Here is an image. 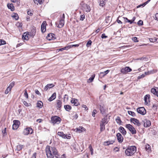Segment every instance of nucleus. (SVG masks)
Wrapping results in <instances>:
<instances>
[{"label":"nucleus","mask_w":158,"mask_h":158,"mask_svg":"<svg viewBox=\"0 0 158 158\" xmlns=\"http://www.w3.org/2000/svg\"><path fill=\"white\" fill-rule=\"evenodd\" d=\"M45 151L48 158H53L54 156L58 155V152L56 148L54 147L47 146L46 148Z\"/></svg>","instance_id":"nucleus-1"},{"label":"nucleus","mask_w":158,"mask_h":158,"mask_svg":"<svg viewBox=\"0 0 158 158\" xmlns=\"http://www.w3.org/2000/svg\"><path fill=\"white\" fill-rule=\"evenodd\" d=\"M136 151V148L135 146H131L128 147L125 151V154L128 156L133 155Z\"/></svg>","instance_id":"nucleus-2"},{"label":"nucleus","mask_w":158,"mask_h":158,"mask_svg":"<svg viewBox=\"0 0 158 158\" xmlns=\"http://www.w3.org/2000/svg\"><path fill=\"white\" fill-rule=\"evenodd\" d=\"M126 127L128 129L132 134L134 135L136 134V131L135 129L131 125L127 124L126 125Z\"/></svg>","instance_id":"nucleus-3"},{"label":"nucleus","mask_w":158,"mask_h":158,"mask_svg":"<svg viewBox=\"0 0 158 158\" xmlns=\"http://www.w3.org/2000/svg\"><path fill=\"white\" fill-rule=\"evenodd\" d=\"M61 120V118L57 116L52 117L51 118V121L52 123L54 124H58L60 123Z\"/></svg>","instance_id":"nucleus-4"},{"label":"nucleus","mask_w":158,"mask_h":158,"mask_svg":"<svg viewBox=\"0 0 158 158\" xmlns=\"http://www.w3.org/2000/svg\"><path fill=\"white\" fill-rule=\"evenodd\" d=\"M33 130L31 128L27 127L24 129L23 131V134L25 135H27L29 134H32Z\"/></svg>","instance_id":"nucleus-5"},{"label":"nucleus","mask_w":158,"mask_h":158,"mask_svg":"<svg viewBox=\"0 0 158 158\" xmlns=\"http://www.w3.org/2000/svg\"><path fill=\"white\" fill-rule=\"evenodd\" d=\"M142 123L143 124L144 127H149L151 125L150 121L147 119L143 120Z\"/></svg>","instance_id":"nucleus-6"},{"label":"nucleus","mask_w":158,"mask_h":158,"mask_svg":"<svg viewBox=\"0 0 158 158\" xmlns=\"http://www.w3.org/2000/svg\"><path fill=\"white\" fill-rule=\"evenodd\" d=\"M137 111L139 113L142 115H144L146 114V112L144 108L143 107H140L137 109Z\"/></svg>","instance_id":"nucleus-7"},{"label":"nucleus","mask_w":158,"mask_h":158,"mask_svg":"<svg viewBox=\"0 0 158 158\" xmlns=\"http://www.w3.org/2000/svg\"><path fill=\"white\" fill-rule=\"evenodd\" d=\"M13 124L12 126L13 129L15 130L17 129L19 127L20 124V122L18 120H14Z\"/></svg>","instance_id":"nucleus-8"},{"label":"nucleus","mask_w":158,"mask_h":158,"mask_svg":"<svg viewBox=\"0 0 158 158\" xmlns=\"http://www.w3.org/2000/svg\"><path fill=\"white\" fill-rule=\"evenodd\" d=\"M130 121L131 122L133 123L135 125H136L138 126H139L141 123H140L139 120L137 119L131 118L130 119Z\"/></svg>","instance_id":"nucleus-9"},{"label":"nucleus","mask_w":158,"mask_h":158,"mask_svg":"<svg viewBox=\"0 0 158 158\" xmlns=\"http://www.w3.org/2000/svg\"><path fill=\"white\" fill-rule=\"evenodd\" d=\"M57 134L58 135L64 139H70L71 137L70 136H68L67 135L64 134L63 132H58Z\"/></svg>","instance_id":"nucleus-10"},{"label":"nucleus","mask_w":158,"mask_h":158,"mask_svg":"<svg viewBox=\"0 0 158 158\" xmlns=\"http://www.w3.org/2000/svg\"><path fill=\"white\" fill-rule=\"evenodd\" d=\"M131 69L129 67H126L121 70V72L123 73H126L131 71Z\"/></svg>","instance_id":"nucleus-11"},{"label":"nucleus","mask_w":158,"mask_h":158,"mask_svg":"<svg viewBox=\"0 0 158 158\" xmlns=\"http://www.w3.org/2000/svg\"><path fill=\"white\" fill-rule=\"evenodd\" d=\"M117 140L119 143H122L123 141V138L121 134L119 133L116 135Z\"/></svg>","instance_id":"nucleus-12"},{"label":"nucleus","mask_w":158,"mask_h":158,"mask_svg":"<svg viewBox=\"0 0 158 158\" xmlns=\"http://www.w3.org/2000/svg\"><path fill=\"white\" fill-rule=\"evenodd\" d=\"M151 92L154 95L158 97V88H152L151 89Z\"/></svg>","instance_id":"nucleus-13"},{"label":"nucleus","mask_w":158,"mask_h":158,"mask_svg":"<svg viewBox=\"0 0 158 158\" xmlns=\"http://www.w3.org/2000/svg\"><path fill=\"white\" fill-rule=\"evenodd\" d=\"M99 110L102 114H105L106 110L105 107L104 105H100Z\"/></svg>","instance_id":"nucleus-14"},{"label":"nucleus","mask_w":158,"mask_h":158,"mask_svg":"<svg viewBox=\"0 0 158 158\" xmlns=\"http://www.w3.org/2000/svg\"><path fill=\"white\" fill-rule=\"evenodd\" d=\"M46 23L45 21H44L42 23L41 26V31L42 32H45L46 31Z\"/></svg>","instance_id":"nucleus-15"},{"label":"nucleus","mask_w":158,"mask_h":158,"mask_svg":"<svg viewBox=\"0 0 158 158\" xmlns=\"http://www.w3.org/2000/svg\"><path fill=\"white\" fill-rule=\"evenodd\" d=\"M120 132L124 135H125L127 134V132L125 129L122 127H120L118 129Z\"/></svg>","instance_id":"nucleus-16"},{"label":"nucleus","mask_w":158,"mask_h":158,"mask_svg":"<svg viewBox=\"0 0 158 158\" xmlns=\"http://www.w3.org/2000/svg\"><path fill=\"white\" fill-rule=\"evenodd\" d=\"M71 102L72 104H73L75 106H77L79 105L78 100L76 99H72L71 101Z\"/></svg>","instance_id":"nucleus-17"},{"label":"nucleus","mask_w":158,"mask_h":158,"mask_svg":"<svg viewBox=\"0 0 158 158\" xmlns=\"http://www.w3.org/2000/svg\"><path fill=\"white\" fill-rule=\"evenodd\" d=\"M29 35L27 32L24 33L22 36V38L23 40H27L29 39Z\"/></svg>","instance_id":"nucleus-18"},{"label":"nucleus","mask_w":158,"mask_h":158,"mask_svg":"<svg viewBox=\"0 0 158 158\" xmlns=\"http://www.w3.org/2000/svg\"><path fill=\"white\" fill-rule=\"evenodd\" d=\"M120 19L122 21H124L126 23L128 22L130 24H131L133 23V21L131 20L128 19L127 18L124 17H121Z\"/></svg>","instance_id":"nucleus-19"},{"label":"nucleus","mask_w":158,"mask_h":158,"mask_svg":"<svg viewBox=\"0 0 158 158\" xmlns=\"http://www.w3.org/2000/svg\"><path fill=\"white\" fill-rule=\"evenodd\" d=\"M114 142V141L113 140H109L105 141L104 143V144L106 146H108L110 144H113Z\"/></svg>","instance_id":"nucleus-20"},{"label":"nucleus","mask_w":158,"mask_h":158,"mask_svg":"<svg viewBox=\"0 0 158 158\" xmlns=\"http://www.w3.org/2000/svg\"><path fill=\"white\" fill-rule=\"evenodd\" d=\"M64 24V20L60 19L58 27L59 28H62Z\"/></svg>","instance_id":"nucleus-21"},{"label":"nucleus","mask_w":158,"mask_h":158,"mask_svg":"<svg viewBox=\"0 0 158 158\" xmlns=\"http://www.w3.org/2000/svg\"><path fill=\"white\" fill-rule=\"evenodd\" d=\"M108 119L107 118V116L102 118L101 121V123L104 124H106L108 122Z\"/></svg>","instance_id":"nucleus-22"},{"label":"nucleus","mask_w":158,"mask_h":158,"mask_svg":"<svg viewBox=\"0 0 158 158\" xmlns=\"http://www.w3.org/2000/svg\"><path fill=\"white\" fill-rule=\"evenodd\" d=\"M56 98V93H53L51 96L48 99V100L49 102H51L54 99Z\"/></svg>","instance_id":"nucleus-23"},{"label":"nucleus","mask_w":158,"mask_h":158,"mask_svg":"<svg viewBox=\"0 0 158 158\" xmlns=\"http://www.w3.org/2000/svg\"><path fill=\"white\" fill-rule=\"evenodd\" d=\"M7 6L9 9H10L12 11L15 10V7L13 4H8Z\"/></svg>","instance_id":"nucleus-24"},{"label":"nucleus","mask_w":158,"mask_h":158,"mask_svg":"<svg viewBox=\"0 0 158 158\" xmlns=\"http://www.w3.org/2000/svg\"><path fill=\"white\" fill-rule=\"evenodd\" d=\"M62 102L60 100H57V107L58 109H60L61 106Z\"/></svg>","instance_id":"nucleus-25"},{"label":"nucleus","mask_w":158,"mask_h":158,"mask_svg":"<svg viewBox=\"0 0 158 158\" xmlns=\"http://www.w3.org/2000/svg\"><path fill=\"white\" fill-rule=\"evenodd\" d=\"M149 40L152 42H158V38H156V37L150 38L149 39Z\"/></svg>","instance_id":"nucleus-26"},{"label":"nucleus","mask_w":158,"mask_h":158,"mask_svg":"<svg viewBox=\"0 0 158 158\" xmlns=\"http://www.w3.org/2000/svg\"><path fill=\"white\" fill-rule=\"evenodd\" d=\"M77 131H78L79 132H81L83 131H85V129L82 127H79L76 129Z\"/></svg>","instance_id":"nucleus-27"},{"label":"nucleus","mask_w":158,"mask_h":158,"mask_svg":"<svg viewBox=\"0 0 158 158\" xmlns=\"http://www.w3.org/2000/svg\"><path fill=\"white\" fill-rule=\"evenodd\" d=\"M64 107L65 110L68 111H69L72 108L71 106L69 105H64Z\"/></svg>","instance_id":"nucleus-28"},{"label":"nucleus","mask_w":158,"mask_h":158,"mask_svg":"<svg viewBox=\"0 0 158 158\" xmlns=\"http://www.w3.org/2000/svg\"><path fill=\"white\" fill-rule=\"evenodd\" d=\"M105 124H103V123H100V130L101 132H102L104 131L105 129Z\"/></svg>","instance_id":"nucleus-29"},{"label":"nucleus","mask_w":158,"mask_h":158,"mask_svg":"<svg viewBox=\"0 0 158 158\" xmlns=\"http://www.w3.org/2000/svg\"><path fill=\"white\" fill-rule=\"evenodd\" d=\"M24 147L23 145L19 144L16 146V150L17 151H20L22 150V148Z\"/></svg>","instance_id":"nucleus-30"},{"label":"nucleus","mask_w":158,"mask_h":158,"mask_svg":"<svg viewBox=\"0 0 158 158\" xmlns=\"http://www.w3.org/2000/svg\"><path fill=\"white\" fill-rule=\"evenodd\" d=\"M15 82L14 81H13L11 82L9 85V86L7 87L8 89H9L10 90H11V89L15 85Z\"/></svg>","instance_id":"nucleus-31"},{"label":"nucleus","mask_w":158,"mask_h":158,"mask_svg":"<svg viewBox=\"0 0 158 158\" xmlns=\"http://www.w3.org/2000/svg\"><path fill=\"white\" fill-rule=\"evenodd\" d=\"M43 106V103L41 101H39L38 102L37 104V107L41 108Z\"/></svg>","instance_id":"nucleus-32"},{"label":"nucleus","mask_w":158,"mask_h":158,"mask_svg":"<svg viewBox=\"0 0 158 158\" xmlns=\"http://www.w3.org/2000/svg\"><path fill=\"white\" fill-rule=\"evenodd\" d=\"M145 149L146 151H148V152H151V147L149 144L146 145Z\"/></svg>","instance_id":"nucleus-33"},{"label":"nucleus","mask_w":158,"mask_h":158,"mask_svg":"<svg viewBox=\"0 0 158 158\" xmlns=\"http://www.w3.org/2000/svg\"><path fill=\"white\" fill-rule=\"evenodd\" d=\"M147 97H148V99H149L150 97V95L148 94H147L146 95L144 98V99L145 101V104H148V100L147 99Z\"/></svg>","instance_id":"nucleus-34"},{"label":"nucleus","mask_w":158,"mask_h":158,"mask_svg":"<svg viewBox=\"0 0 158 158\" xmlns=\"http://www.w3.org/2000/svg\"><path fill=\"white\" fill-rule=\"evenodd\" d=\"M95 74H93V75L89 78L88 80L90 82H91L93 81L94 77H95Z\"/></svg>","instance_id":"nucleus-35"},{"label":"nucleus","mask_w":158,"mask_h":158,"mask_svg":"<svg viewBox=\"0 0 158 158\" xmlns=\"http://www.w3.org/2000/svg\"><path fill=\"white\" fill-rule=\"evenodd\" d=\"M115 120L117 123L120 125L121 124V123H122V121H121L119 117L118 116L116 119Z\"/></svg>","instance_id":"nucleus-36"},{"label":"nucleus","mask_w":158,"mask_h":158,"mask_svg":"<svg viewBox=\"0 0 158 158\" xmlns=\"http://www.w3.org/2000/svg\"><path fill=\"white\" fill-rule=\"evenodd\" d=\"M128 113L129 115H131L133 117H135L136 116L135 114L133 112L131 111H128Z\"/></svg>","instance_id":"nucleus-37"},{"label":"nucleus","mask_w":158,"mask_h":158,"mask_svg":"<svg viewBox=\"0 0 158 158\" xmlns=\"http://www.w3.org/2000/svg\"><path fill=\"white\" fill-rule=\"evenodd\" d=\"M109 72H110V70H107L106 71H104V72H102L100 73V74H102L103 76H104L105 75H106V74H107V73H108Z\"/></svg>","instance_id":"nucleus-38"},{"label":"nucleus","mask_w":158,"mask_h":158,"mask_svg":"<svg viewBox=\"0 0 158 158\" xmlns=\"http://www.w3.org/2000/svg\"><path fill=\"white\" fill-rule=\"evenodd\" d=\"M74 115L73 116V119H77L78 117V115L75 112L73 113Z\"/></svg>","instance_id":"nucleus-39"},{"label":"nucleus","mask_w":158,"mask_h":158,"mask_svg":"<svg viewBox=\"0 0 158 158\" xmlns=\"http://www.w3.org/2000/svg\"><path fill=\"white\" fill-rule=\"evenodd\" d=\"M52 35H54V34H49L47 36V39L49 40H50L51 38H52Z\"/></svg>","instance_id":"nucleus-40"},{"label":"nucleus","mask_w":158,"mask_h":158,"mask_svg":"<svg viewBox=\"0 0 158 158\" xmlns=\"http://www.w3.org/2000/svg\"><path fill=\"white\" fill-rule=\"evenodd\" d=\"M35 3H39L40 4H41L43 2L44 0H34Z\"/></svg>","instance_id":"nucleus-41"},{"label":"nucleus","mask_w":158,"mask_h":158,"mask_svg":"<svg viewBox=\"0 0 158 158\" xmlns=\"http://www.w3.org/2000/svg\"><path fill=\"white\" fill-rule=\"evenodd\" d=\"M47 85L49 89L55 86L53 84H48Z\"/></svg>","instance_id":"nucleus-42"},{"label":"nucleus","mask_w":158,"mask_h":158,"mask_svg":"<svg viewBox=\"0 0 158 158\" xmlns=\"http://www.w3.org/2000/svg\"><path fill=\"white\" fill-rule=\"evenodd\" d=\"M6 44V42L4 40L0 39V45Z\"/></svg>","instance_id":"nucleus-43"},{"label":"nucleus","mask_w":158,"mask_h":158,"mask_svg":"<svg viewBox=\"0 0 158 158\" xmlns=\"http://www.w3.org/2000/svg\"><path fill=\"white\" fill-rule=\"evenodd\" d=\"M24 105L28 107L30 106L31 104L30 103H27L26 101H24L23 102Z\"/></svg>","instance_id":"nucleus-44"},{"label":"nucleus","mask_w":158,"mask_h":158,"mask_svg":"<svg viewBox=\"0 0 158 158\" xmlns=\"http://www.w3.org/2000/svg\"><path fill=\"white\" fill-rule=\"evenodd\" d=\"M12 17L16 20H17L19 19V16L17 14H15Z\"/></svg>","instance_id":"nucleus-45"},{"label":"nucleus","mask_w":158,"mask_h":158,"mask_svg":"<svg viewBox=\"0 0 158 158\" xmlns=\"http://www.w3.org/2000/svg\"><path fill=\"white\" fill-rule=\"evenodd\" d=\"M97 113V110L95 109L94 110H93V113H92V116L93 117H95V114H96Z\"/></svg>","instance_id":"nucleus-46"},{"label":"nucleus","mask_w":158,"mask_h":158,"mask_svg":"<svg viewBox=\"0 0 158 158\" xmlns=\"http://www.w3.org/2000/svg\"><path fill=\"white\" fill-rule=\"evenodd\" d=\"M24 96L27 98H28V95L27 93V90H25L24 93Z\"/></svg>","instance_id":"nucleus-47"},{"label":"nucleus","mask_w":158,"mask_h":158,"mask_svg":"<svg viewBox=\"0 0 158 158\" xmlns=\"http://www.w3.org/2000/svg\"><path fill=\"white\" fill-rule=\"evenodd\" d=\"M132 40L135 42H137L139 41L136 37H133L132 39Z\"/></svg>","instance_id":"nucleus-48"},{"label":"nucleus","mask_w":158,"mask_h":158,"mask_svg":"<svg viewBox=\"0 0 158 158\" xmlns=\"http://www.w3.org/2000/svg\"><path fill=\"white\" fill-rule=\"evenodd\" d=\"M105 5V2L102 0L101 1L100 3V6L103 7Z\"/></svg>","instance_id":"nucleus-49"},{"label":"nucleus","mask_w":158,"mask_h":158,"mask_svg":"<svg viewBox=\"0 0 158 158\" xmlns=\"http://www.w3.org/2000/svg\"><path fill=\"white\" fill-rule=\"evenodd\" d=\"M121 17H119L118 18V19L116 21L118 23H120V24H122V21H121V19H120V20H119L118 19L119 18H120V19L121 18Z\"/></svg>","instance_id":"nucleus-50"},{"label":"nucleus","mask_w":158,"mask_h":158,"mask_svg":"<svg viewBox=\"0 0 158 158\" xmlns=\"http://www.w3.org/2000/svg\"><path fill=\"white\" fill-rule=\"evenodd\" d=\"M79 44H72L70 45V48H71L72 47H77L79 46Z\"/></svg>","instance_id":"nucleus-51"},{"label":"nucleus","mask_w":158,"mask_h":158,"mask_svg":"<svg viewBox=\"0 0 158 158\" xmlns=\"http://www.w3.org/2000/svg\"><path fill=\"white\" fill-rule=\"evenodd\" d=\"M85 18V15H81L80 19L81 20H83Z\"/></svg>","instance_id":"nucleus-52"},{"label":"nucleus","mask_w":158,"mask_h":158,"mask_svg":"<svg viewBox=\"0 0 158 158\" xmlns=\"http://www.w3.org/2000/svg\"><path fill=\"white\" fill-rule=\"evenodd\" d=\"M137 23L139 25H142L143 24V22L142 20H140Z\"/></svg>","instance_id":"nucleus-53"},{"label":"nucleus","mask_w":158,"mask_h":158,"mask_svg":"<svg viewBox=\"0 0 158 158\" xmlns=\"http://www.w3.org/2000/svg\"><path fill=\"white\" fill-rule=\"evenodd\" d=\"M10 91V90L8 89V88H7L6 89L5 91V94H8L9 92Z\"/></svg>","instance_id":"nucleus-54"},{"label":"nucleus","mask_w":158,"mask_h":158,"mask_svg":"<svg viewBox=\"0 0 158 158\" xmlns=\"http://www.w3.org/2000/svg\"><path fill=\"white\" fill-rule=\"evenodd\" d=\"M147 3L146 2H144L143 4H141V5H140L139 6H137V7H140L141 6H144L146 5L147 4Z\"/></svg>","instance_id":"nucleus-55"},{"label":"nucleus","mask_w":158,"mask_h":158,"mask_svg":"<svg viewBox=\"0 0 158 158\" xmlns=\"http://www.w3.org/2000/svg\"><path fill=\"white\" fill-rule=\"evenodd\" d=\"M147 3L146 2H144L143 4H141V5H140L139 6H137V7H140L141 6H144L146 5L147 4Z\"/></svg>","instance_id":"nucleus-56"},{"label":"nucleus","mask_w":158,"mask_h":158,"mask_svg":"<svg viewBox=\"0 0 158 158\" xmlns=\"http://www.w3.org/2000/svg\"><path fill=\"white\" fill-rule=\"evenodd\" d=\"M35 92L36 94L39 95H41V94L39 92V91L37 89H35Z\"/></svg>","instance_id":"nucleus-57"},{"label":"nucleus","mask_w":158,"mask_h":158,"mask_svg":"<svg viewBox=\"0 0 158 158\" xmlns=\"http://www.w3.org/2000/svg\"><path fill=\"white\" fill-rule=\"evenodd\" d=\"M36 152H35L33 154V155L31 157V158H36Z\"/></svg>","instance_id":"nucleus-58"},{"label":"nucleus","mask_w":158,"mask_h":158,"mask_svg":"<svg viewBox=\"0 0 158 158\" xmlns=\"http://www.w3.org/2000/svg\"><path fill=\"white\" fill-rule=\"evenodd\" d=\"M107 36H106L105 35V34H104V33L102 34V35L101 37L103 39V38H107Z\"/></svg>","instance_id":"nucleus-59"},{"label":"nucleus","mask_w":158,"mask_h":158,"mask_svg":"<svg viewBox=\"0 0 158 158\" xmlns=\"http://www.w3.org/2000/svg\"><path fill=\"white\" fill-rule=\"evenodd\" d=\"M82 107L83 108H85V110H88V108L86 107V106L85 105H82Z\"/></svg>","instance_id":"nucleus-60"},{"label":"nucleus","mask_w":158,"mask_h":158,"mask_svg":"<svg viewBox=\"0 0 158 158\" xmlns=\"http://www.w3.org/2000/svg\"><path fill=\"white\" fill-rule=\"evenodd\" d=\"M89 148L90 150V152H92V151H93V148L92 147V146H91V145H90L89 146Z\"/></svg>","instance_id":"nucleus-61"},{"label":"nucleus","mask_w":158,"mask_h":158,"mask_svg":"<svg viewBox=\"0 0 158 158\" xmlns=\"http://www.w3.org/2000/svg\"><path fill=\"white\" fill-rule=\"evenodd\" d=\"M27 14L28 15H30V16H31L33 15L32 13L31 12V11H29V10L27 11Z\"/></svg>","instance_id":"nucleus-62"},{"label":"nucleus","mask_w":158,"mask_h":158,"mask_svg":"<svg viewBox=\"0 0 158 158\" xmlns=\"http://www.w3.org/2000/svg\"><path fill=\"white\" fill-rule=\"evenodd\" d=\"M70 48V45L68 46L63 48L64 50H67L69 49Z\"/></svg>","instance_id":"nucleus-63"},{"label":"nucleus","mask_w":158,"mask_h":158,"mask_svg":"<svg viewBox=\"0 0 158 158\" xmlns=\"http://www.w3.org/2000/svg\"><path fill=\"white\" fill-rule=\"evenodd\" d=\"M156 19L158 21V13L156 14L155 15Z\"/></svg>","instance_id":"nucleus-64"}]
</instances>
